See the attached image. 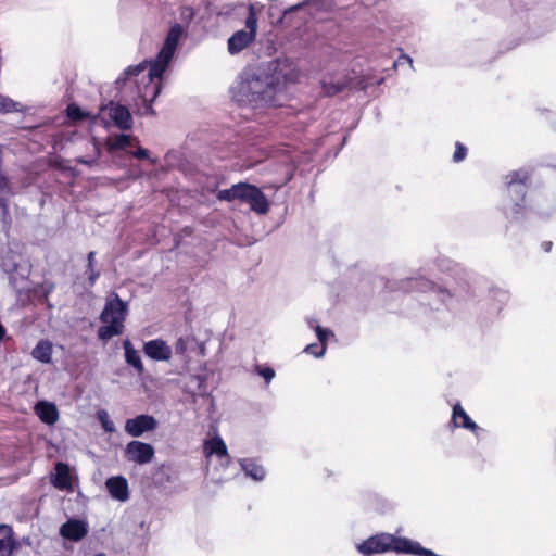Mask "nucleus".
Returning <instances> with one entry per match:
<instances>
[{"instance_id":"nucleus-4","label":"nucleus","mask_w":556,"mask_h":556,"mask_svg":"<svg viewBox=\"0 0 556 556\" xmlns=\"http://www.w3.org/2000/svg\"><path fill=\"white\" fill-rule=\"evenodd\" d=\"M356 551L363 556H374L387 552L418 556H435L432 549L421 546L419 542L391 533L371 535L356 544Z\"/></svg>"},{"instance_id":"nucleus-16","label":"nucleus","mask_w":556,"mask_h":556,"mask_svg":"<svg viewBox=\"0 0 556 556\" xmlns=\"http://www.w3.org/2000/svg\"><path fill=\"white\" fill-rule=\"evenodd\" d=\"M110 495L121 502L128 498V482L123 476L110 477L105 482Z\"/></svg>"},{"instance_id":"nucleus-39","label":"nucleus","mask_w":556,"mask_h":556,"mask_svg":"<svg viewBox=\"0 0 556 556\" xmlns=\"http://www.w3.org/2000/svg\"><path fill=\"white\" fill-rule=\"evenodd\" d=\"M186 342L182 338H179L175 345V351L177 354H184L186 352Z\"/></svg>"},{"instance_id":"nucleus-40","label":"nucleus","mask_w":556,"mask_h":556,"mask_svg":"<svg viewBox=\"0 0 556 556\" xmlns=\"http://www.w3.org/2000/svg\"><path fill=\"white\" fill-rule=\"evenodd\" d=\"M317 1H318V0H304L303 2H301V3H299V4L294 5V7H292V8L290 9V11H295V10H299V9H301V8L305 7V5L314 4V3H316Z\"/></svg>"},{"instance_id":"nucleus-27","label":"nucleus","mask_w":556,"mask_h":556,"mask_svg":"<svg viewBox=\"0 0 556 556\" xmlns=\"http://www.w3.org/2000/svg\"><path fill=\"white\" fill-rule=\"evenodd\" d=\"M244 184L245 182H239V184L232 185L228 189L219 190L217 193V199L222 200V201H228V202H230L235 199L241 200L242 194H243Z\"/></svg>"},{"instance_id":"nucleus-32","label":"nucleus","mask_w":556,"mask_h":556,"mask_svg":"<svg viewBox=\"0 0 556 556\" xmlns=\"http://www.w3.org/2000/svg\"><path fill=\"white\" fill-rule=\"evenodd\" d=\"M254 371L265 380L266 384H269L276 376L274 368L267 365L256 364Z\"/></svg>"},{"instance_id":"nucleus-41","label":"nucleus","mask_w":556,"mask_h":556,"mask_svg":"<svg viewBox=\"0 0 556 556\" xmlns=\"http://www.w3.org/2000/svg\"><path fill=\"white\" fill-rule=\"evenodd\" d=\"M4 336H5V328L0 323V341L3 339Z\"/></svg>"},{"instance_id":"nucleus-24","label":"nucleus","mask_w":556,"mask_h":556,"mask_svg":"<svg viewBox=\"0 0 556 556\" xmlns=\"http://www.w3.org/2000/svg\"><path fill=\"white\" fill-rule=\"evenodd\" d=\"M31 355L35 359L43 364H50L52 361V344L48 340H40L33 349Z\"/></svg>"},{"instance_id":"nucleus-34","label":"nucleus","mask_w":556,"mask_h":556,"mask_svg":"<svg viewBox=\"0 0 556 556\" xmlns=\"http://www.w3.org/2000/svg\"><path fill=\"white\" fill-rule=\"evenodd\" d=\"M195 16V11L192 7L189 5H182L179 9V18L181 23L186 24L187 26L193 21Z\"/></svg>"},{"instance_id":"nucleus-43","label":"nucleus","mask_w":556,"mask_h":556,"mask_svg":"<svg viewBox=\"0 0 556 556\" xmlns=\"http://www.w3.org/2000/svg\"><path fill=\"white\" fill-rule=\"evenodd\" d=\"M346 142H348V135H345V136L343 137L340 149H342V147H343V146H345V144H346Z\"/></svg>"},{"instance_id":"nucleus-12","label":"nucleus","mask_w":556,"mask_h":556,"mask_svg":"<svg viewBox=\"0 0 556 556\" xmlns=\"http://www.w3.org/2000/svg\"><path fill=\"white\" fill-rule=\"evenodd\" d=\"M451 426L453 428H464L471 431L477 438H480L483 429L479 427L470 416L465 412L460 403L453 406Z\"/></svg>"},{"instance_id":"nucleus-45","label":"nucleus","mask_w":556,"mask_h":556,"mask_svg":"<svg viewBox=\"0 0 556 556\" xmlns=\"http://www.w3.org/2000/svg\"><path fill=\"white\" fill-rule=\"evenodd\" d=\"M316 325V320H313V321H309V326L314 328V326Z\"/></svg>"},{"instance_id":"nucleus-21","label":"nucleus","mask_w":556,"mask_h":556,"mask_svg":"<svg viewBox=\"0 0 556 556\" xmlns=\"http://www.w3.org/2000/svg\"><path fill=\"white\" fill-rule=\"evenodd\" d=\"M204 450L207 456L216 455L219 459H229L226 443L219 435H216L211 440L206 441Z\"/></svg>"},{"instance_id":"nucleus-14","label":"nucleus","mask_w":556,"mask_h":556,"mask_svg":"<svg viewBox=\"0 0 556 556\" xmlns=\"http://www.w3.org/2000/svg\"><path fill=\"white\" fill-rule=\"evenodd\" d=\"M88 533V525L80 519H70L60 528V534L65 540L80 541Z\"/></svg>"},{"instance_id":"nucleus-46","label":"nucleus","mask_w":556,"mask_h":556,"mask_svg":"<svg viewBox=\"0 0 556 556\" xmlns=\"http://www.w3.org/2000/svg\"><path fill=\"white\" fill-rule=\"evenodd\" d=\"M94 556H106L104 553H98Z\"/></svg>"},{"instance_id":"nucleus-36","label":"nucleus","mask_w":556,"mask_h":556,"mask_svg":"<svg viewBox=\"0 0 556 556\" xmlns=\"http://www.w3.org/2000/svg\"><path fill=\"white\" fill-rule=\"evenodd\" d=\"M466 155H467V148L463 143L456 142L455 151L453 154V161L455 163H459L466 157Z\"/></svg>"},{"instance_id":"nucleus-42","label":"nucleus","mask_w":556,"mask_h":556,"mask_svg":"<svg viewBox=\"0 0 556 556\" xmlns=\"http://www.w3.org/2000/svg\"><path fill=\"white\" fill-rule=\"evenodd\" d=\"M543 248L546 252H549L552 248V242H544Z\"/></svg>"},{"instance_id":"nucleus-9","label":"nucleus","mask_w":556,"mask_h":556,"mask_svg":"<svg viewBox=\"0 0 556 556\" xmlns=\"http://www.w3.org/2000/svg\"><path fill=\"white\" fill-rule=\"evenodd\" d=\"M100 110L110 117L118 129L129 130L132 127V116L127 106L109 101L106 104L101 105Z\"/></svg>"},{"instance_id":"nucleus-25","label":"nucleus","mask_w":556,"mask_h":556,"mask_svg":"<svg viewBox=\"0 0 556 556\" xmlns=\"http://www.w3.org/2000/svg\"><path fill=\"white\" fill-rule=\"evenodd\" d=\"M320 84L323 92L328 97H333L348 87V81L345 79L333 80L332 78H324Z\"/></svg>"},{"instance_id":"nucleus-7","label":"nucleus","mask_w":556,"mask_h":556,"mask_svg":"<svg viewBox=\"0 0 556 556\" xmlns=\"http://www.w3.org/2000/svg\"><path fill=\"white\" fill-rule=\"evenodd\" d=\"M509 300L506 290L490 287L485 293L478 300V309L484 315V318H493L498 316Z\"/></svg>"},{"instance_id":"nucleus-22","label":"nucleus","mask_w":556,"mask_h":556,"mask_svg":"<svg viewBox=\"0 0 556 556\" xmlns=\"http://www.w3.org/2000/svg\"><path fill=\"white\" fill-rule=\"evenodd\" d=\"M134 138L127 134H118L115 136H110L106 139V149L109 152L122 151L125 150L128 152V148L132 146Z\"/></svg>"},{"instance_id":"nucleus-15","label":"nucleus","mask_w":556,"mask_h":556,"mask_svg":"<svg viewBox=\"0 0 556 556\" xmlns=\"http://www.w3.org/2000/svg\"><path fill=\"white\" fill-rule=\"evenodd\" d=\"M51 483L59 490H72L71 468L66 463L58 462L54 466V473L51 477Z\"/></svg>"},{"instance_id":"nucleus-5","label":"nucleus","mask_w":556,"mask_h":556,"mask_svg":"<svg viewBox=\"0 0 556 556\" xmlns=\"http://www.w3.org/2000/svg\"><path fill=\"white\" fill-rule=\"evenodd\" d=\"M128 313V304L117 293H112L105 302L100 314V320L104 324L98 329L101 340H110L119 336L124 329V321Z\"/></svg>"},{"instance_id":"nucleus-20","label":"nucleus","mask_w":556,"mask_h":556,"mask_svg":"<svg viewBox=\"0 0 556 556\" xmlns=\"http://www.w3.org/2000/svg\"><path fill=\"white\" fill-rule=\"evenodd\" d=\"M123 349H124V352H125V361H126V363L129 366L134 367L135 370L139 375H141L144 371V366H143V363H142L141 357L139 355V352L134 348V345L130 342V340L126 339L123 342Z\"/></svg>"},{"instance_id":"nucleus-31","label":"nucleus","mask_w":556,"mask_h":556,"mask_svg":"<svg viewBox=\"0 0 556 556\" xmlns=\"http://www.w3.org/2000/svg\"><path fill=\"white\" fill-rule=\"evenodd\" d=\"M97 419L101 424L102 429L106 433H113L116 431L114 422L111 420L109 413L105 409H99L96 414Z\"/></svg>"},{"instance_id":"nucleus-28","label":"nucleus","mask_w":556,"mask_h":556,"mask_svg":"<svg viewBox=\"0 0 556 556\" xmlns=\"http://www.w3.org/2000/svg\"><path fill=\"white\" fill-rule=\"evenodd\" d=\"M23 105L20 102L0 93V114H8L12 112H22Z\"/></svg>"},{"instance_id":"nucleus-2","label":"nucleus","mask_w":556,"mask_h":556,"mask_svg":"<svg viewBox=\"0 0 556 556\" xmlns=\"http://www.w3.org/2000/svg\"><path fill=\"white\" fill-rule=\"evenodd\" d=\"M233 98L241 106L251 109L282 106L288 100L287 78L261 68L244 71L233 87Z\"/></svg>"},{"instance_id":"nucleus-30","label":"nucleus","mask_w":556,"mask_h":556,"mask_svg":"<svg viewBox=\"0 0 556 556\" xmlns=\"http://www.w3.org/2000/svg\"><path fill=\"white\" fill-rule=\"evenodd\" d=\"M94 256H96V252H93V251H90L87 255L86 274L88 275L89 287H93L96 281L100 277V271L94 269Z\"/></svg>"},{"instance_id":"nucleus-19","label":"nucleus","mask_w":556,"mask_h":556,"mask_svg":"<svg viewBox=\"0 0 556 556\" xmlns=\"http://www.w3.org/2000/svg\"><path fill=\"white\" fill-rule=\"evenodd\" d=\"M206 380V375H190L185 383V390L192 395L205 396L208 394Z\"/></svg>"},{"instance_id":"nucleus-8","label":"nucleus","mask_w":556,"mask_h":556,"mask_svg":"<svg viewBox=\"0 0 556 556\" xmlns=\"http://www.w3.org/2000/svg\"><path fill=\"white\" fill-rule=\"evenodd\" d=\"M155 451L150 443L134 440L127 443L124 450V458L137 465H146L152 462Z\"/></svg>"},{"instance_id":"nucleus-44","label":"nucleus","mask_w":556,"mask_h":556,"mask_svg":"<svg viewBox=\"0 0 556 556\" xmlns=\"http://www.w3.org/2000/svg\"><path fill=\"white\" fill-rule=\"evenodd\" d=\"M404 60H406L410 65L413 63V60L408 56V55H403L402 56Z\"/></svg>"},{"instance_id":"nucleus-3","label":"nucleus","mask_w":556,"mask_h":556,"mask_svg":"<svg viewBox=\"0 0 556 556\" xmlns=\"http://www.w3.org/2000/svg\"><path fill=\"white\" fill-rule=\"evenodd\" d=\"M506 195L503 199L502 211L508 223H521L529 216L530 210L526 204V195L531 184V170L519 168L505 177Z\"/></svg>"},{"instance_id":"nucleus-6","label":"nucleus","mask_w":556,"mask_h":556,"mask_svg":"<svg viewBox=\"0 0 556 556\" xmlns=\"http://www.w3.org/2000/svg\"><path fill=\"white\" fill-rule=\"evenodd\" d=\"M244 24L245 29L235 31L228 39V51L232 55L240 53L256 38L257 16L253 4H250L248 8V15Z\"/></svg>"},{"instance_id":"nucleus-13","label":"nucleus","mask_w":556,"mask_h":556,"mask_svg":"<svg viewBox=\"0 0 556 556\" xmlns=\"http://www.w3.org/2000/svg\"><path fill=\"white\" fill-rule=\"evenodd\" d=\"M147 357L156 362H166L172 357V348L162 339H153L143 344Z\"/></svg>"},{"instance_id":"nucleus-11","label":"nucleus","mask_w":556,"mask_h":556,"mask_svg":"<svg viewBox=\"0 0 556 556\" xmlns=\"http://www.w3.org/2000/svg\"><path fill=\"white\" fill-rule=\"evenodd\" d=\"M241 201L248 203L250 208L257 214H266L269 210V203L263 191L256 186L244 184Z\"/></svg>"},{"instance_id":"nucleus-33","label":"nucleus","mask_w":556,"mask_h":556,"mask_svg":"<svg viewBox=\"0 0 556 556\" xmlns=\"http://www.w3.org/2000/svg\"><path fill=\"white\" fill-rule=\"evenodd\" d=\"M314 329H315L316 337H317L320 345L327 348V340L330 337H333V332L330 329H328V328H323L318 324H316L314 326Z\"/></svg>"},{"instance_id":"nucleus-18","label":"nucleus","mask_w":556,"mask_h":556,"mask_svg":"<svg viewBox=\"0 0 556 556\" xmlns=\"http://www.w3.org/2000/svg\"><path fill=\"white\" fill-rule=\"evenodd\" d=\"M35 410L39 419L46 425H54L59 419V410L54 403L48 401H39Z\"/></svg>"},{"instance_id":"nucleus-38","label":"nucleus","mask_w":556,"mask_h":556,"mask_svg":"<svg viewBox=\"0 0 556 556\" xmlns=\"http://www.w3.org/2000/svg\"><path fill=\"white\" fill-rule=\"evenodd\" d=\"M75 162L77 164H81V165H86V166H93L97 164V157L96 159H88V157H85V156H78L75 159Z\"/></svg>"},{"instance_id":"nucleus-29","label":"nucleus","mask_w":556,"mask_h":556,"mask_svg":"<svg viewBox=\"0 0 556 556\" xmlns=\"http://www.w3.org/2000/svg\"><path fill=\"white\" fill-rule=\"evenodd\" d=\"M66 116L73 122H83L89 118L90 114L83 110L78 104L70 103L66 106Z\"/></svg>"},{"instance_id":"nucleus-17","label":"nucleus","mask_w":556,"mask_h":556,"mask_svg":"<svg viewBox=\"0 0 556 556\" xmlns=\"http://www.w3.org/2000/svg\"><path fill=\"white\" fill-rule=\"evenodd\" d=\"M239 465L245 477L256 482L263 481L266 477L265 468L255 458H241Z\"/></svg>"},{"instance_id":"nucleus-26","label":"nucleus","mask_w":556,"mask_h":556,"mask_svg":"<svg viewBox=\"0 0 556 556\" xmlns=\"http://www.w3.org/2000/svg\"><path fill=\"white\" fill-rule=\"evenodd\" d=\"M406 285L407 290H416L420 292L431 291L435 288L432 280L422 276L407 279Z\"/></svg>"},{"instance_id":"nucleus-1","label":"nucleus","mask_w":556,"mask_h":556,"mask_svg":"<svg viewBox=\"0 0 556 556\" xmlns=\"http://www.w3.org/2000/svg\"><path fill=\"white\" fill-rule=\"evenodd\" d=\"M187 36V29L181 23L173 24L163 42V46L154 60L149 62L148 79L149 84L144 87V91L140 93V98L143 102V113L153 114L152 103L155 98L160 94L162 85L161 78L165 71L169 67L176 50L178 48L181 38ZM147 61H143L137 65H130L124 70V72L116 78L115 85L117 89H122L126 83L139 74L143 73L147 68Z\"/></svg>"},{"instance_id":"nucleus-37","label":"nucleus","mask_w":556,"mask_h":556,"mask_svg":"<svg viewBox=\"0 0 556 556\" xmlns=\"http://www.w3.org/2000/svg\"><path fill=\"white\" fill-rule=\"evenodd\" d=\"M128 153L138 160H150L149 151L142 147H138L135 151H128Z\"/></svg>"},{"instance_id":"nucleus-35","label":"nucleus","mask_w":556,"mask_h":556,"mask_svg":"<svg viewBox=\"0 0 556 556\" xmlns=\"http://www.w3.org/2000/svg\"><path fill=\"white\" fill-rule=\"evenodd\" d=\"M304 352L309 355H313L316 358H320L326 353V346H321L320 344L317 343H311L305 346Z\"/></svg>"},{"instance_id":"nucleus-23","label":"nucleus","mask_w":556,"mask_h":556,"mask_svg":"<svg viewBox=\"0 0 556 556\" xmlns=\"http://www.w3.org/2000/svg\"><path fill=\"white\" fill-rule=\"evenodd\" d=\"M14 546L12 528L0 525V556H11Z\"/></svg>"},{"instance_id":"nucleus-10","label":"nucleus","mask_w":556,"mask_h":556,"mask_svg":"<svg viewBox=\"0 0 556 556\" xmlns=\"http://www.w3.org/2000/svg\"><path fill=\"white\" fill-rule=\"evenodd\" d=\"M157 428V420L154 416L140 414L125 421V432L134 438L142 437L146 432L154 431Z\"/></svg>"}]
</instances>
